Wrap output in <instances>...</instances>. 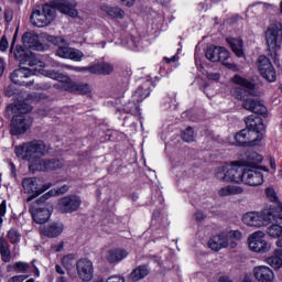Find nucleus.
I'll return each mask as SVG.
<instances>
[{"label": "nucleus", "mask_w": 282, "mask_h": 282, "mask_svg": "<svg viewBox=\"0 0 282 282\" xmlns=\"http://www.w3.org/2000/svg\"><path fill=\"white\" fill-rule=\"evenodd\" d=\"M235 140L240 147L246 144H254L257 141H260L259 138H257V131H250L246 129L236 133Z\"/></svg>", "instance_id": "nucleus-25"}, {"label": "nucleus", "mask_w": 282, "mask_h": 282, "mask_svg": "<svg viewBox=\"0 0 282 282\" xmlns=\"http://www.w3.org/2000/svg\"><path fill=\"white\" fill-rule=\"evenodd\" d=\"M232 83H235V85H239V87H242L243 91H248L250 96H254V84H252V82L236 75L232 77Z\"/></svg>", "instance_id": "nucleus-34"}, {"label": "nucleus", "mask_w": 282, "mask_h": 282, "mask_svg": "<svg viewBox=\"0 0 282 282\" xmlns=\"http://www.w3.org/2000/svg\"><path fill=\"white\" fill-rule=\"evenodd\" d=\"M246 169L235 163H225L215 170V177L219 182L227 184H243V175Z\"/></svg>", "instance_id": "nucleus-2"}, {"label": "nucleus", "mask_w": 282, "mask_h": 282, "mask_svg": "<svg viewBox=\"0 0 282 282\" xmlns=\"http://www.w3.org/2000/svg\"><path fill=\"white\" fill-rule=\"evenodd\" d=\"M261 167H246L242 184L247 186H261L263 184V174Z\"/></svg>", "instance_id": "nucleus-17"}, {"label": "nucleus", "mask_w": 282, "mask_h": 282, "mask_svg": "<svg viewBox=\"0 0 282 282\" xmlns=\"http://www.w3.org/2000/svg\"><path fill=\"white\" fill-rule=\"evenodd\" d=\"M207 78H208L209 80H219L220 75H219V73H208V74H207Z\"/></svg>", "instance_id": "nucleus-57"}, {"label": "nucleus", "mask_w": 282, "mask_h": 282, "mask_svg": "<svg viewBox=\"0 0 282 282\" xmlns=\"http://www.w3.org/2000/svg\"><path fill=\"white\" fill-rule=\"evenodd\" d=\"M243 188L235 185H227L218 191L219 197H228L230 195H241Z\"/></svg>", "instance_id": "nucleus-41"}, {"label": "nucleus", "mask_w": 282, "mask_h": 282, "mask_svg": "<svg viewBox=\"0 0 282 282\" xmlns=\"http://www.w3.org/2000/svg\"><path fill=\"white\" fill-rule=\"evenodd\" d=\"M56 19V9L51 4L35 7L32 11L30 21L35 28H47Z\"/></svg>", "instance_id": "nucleus-3"}, {"label": "nucleus", "mask_w": 282, "mask_h": 282, "mask_svg": "<svg viewBox=\"0 0 282 282\" xmlns=\"http://www.w3.org/2000/svg\"><path fill=\"white\" fill-rule=\"evenodd\" d=\"M150 87V83H145L142 86H140L132 95L133 102H142V100L149 98L151 94Z\"/></svg>", "instance_id": "nucleus-32"}, {"label": "nucleus", "mask_w": 282, "mask_h": 282, "mask_svg": "<svg viewBox=\"0 0 282 282\" xmlns=\"http://www.w3.org/2000/svg\"><path fill=\"white\" fill-rule=\"evenodd\" d=\"M75 259L74 254H67L62 259V263L65 268H70Z\"/></svg>", "instance_id": "nucleus-48"}, {"label": "nucleus", "mask_w": 282, "mask_h": 282, "mask_svg": "<svg viewBox=\"0 0 282 282\" xmlns=\"http://www.w3.org/2000/svg\"><path fill=\"white\" fill-rule=\"evenodd\" d=\"M25 279H28V275H14L9 280V282H23Z\"/></svg>", "instance_id": "nucleus-55"}, {"label": "nucleus", "mask_w": 282, "mask_h": 282, "mask_svg": "<svg viewBox=\"0 0 282 282\" xmlns=\"http://www.w3.org/2000/svg\"><path fill=\"white\" fill-rule=\"evenodd\" d=\"M77 274L80 281L89 282L94 279V262L87 258L79 259L76 263Z\"/></svg>", "instance_id": "nucleus-16"}, {"label": "nucleus", "mask_w": 282, "mask_h": 282, "mask_svg": "<svg viewBox=\"0 0 282 282\" xmlns=\"http://www.w3.org/2000/svg\"><path fill=\"white\" fill-rule=\"evenodd\" d=\"M265 195L271 202H276V193L274 192V188H267L265 189Z\"/></svg>", "instance_id": "nucleus-50"}, {"label": "nucleus", "mask_w": 282, "mask_h": 282, "mask_svg": "<svg viewBox=\"0 0 282 282\" xmlns=\"http://www.w3.org/2000/svg\"><path fill=\"white\" fill-rule=\"evenodd\" d=\"M264 216L269 217L270 224L272 221H282V205L272 206L269 210H264Z\"/></svg>", "instance_id": "nucleus-36"}, {"label": "nucleus", "mask_w": 282, "mask_h": 282, "mask_svg": "<svg viewBox=\"0 0 282 282\" xmlns=\"http://www.w3.org/2000/svg\"><path fill=\"white\" fill-rule=\"evenodd\" d=\"M147 276H149V267L147 265H139L130 273V279L133 282L142 281Z\"/></svg>", "instance_id": "nucleus-37"}, {"label": "nucleus", "mask_w": 282, "mask_h": 282, "mask_svg": "<svg viewBox=\"0 0 282 282\" xmlns=\"http://www.w3.org/2000/svg\"><path fill=\"white\" fill-rule=\"evenodd\" d=\"M268 235H270L273 239H279L282 237V226L272 225L268 228Z\"/></svg>", "instance_id": "nucleus-45"}, {"label": "nucleus", "mask_w": 282, "mask_h": 282, "mask_svg": "<svg viewBox=\"0 0 282 282\" xmlns=\"http://www.w3.org/2000/svg\"><path fill=\"white\" fill-rule=\"evenodd\" d=\"M28 65V69L29 72H31V76H36L41 74L42 76H46L47 78H52L53 80H61V76H63V74L61 73L45 69V63L36 58V56L34 55L32 56Z\"/></svg>", "instance_id": "nucleus-7"}, {"label": "nucleus", "mask_w": 282, "mask_h": 282, "mask_svg": "<svg viewBox=\"0 0 282 282\" xmlns=\"http://www.w3.org/2000/svg\"><path fill=\"white\" fill-rule=\"evenodd\" d=\"M7 213V202L2 200L0 204V226L3 224V218L6 217Z\"/></svg>", "instance_id": "nucleus-49"}, {"label": "nucleus", "mask_w": 282, "mask_h": 282, "mask_svg": "<svg viewBox=\"0 0 282 282\" xmlns=\"http://www.w3.org/2000/svg\"><path fill=\"white\" fill-rule=\"evenodd\" d=\"M32 100H34L35 102H39V100H41L42 98H45V96L41 95V94H33L31 95Z\"/></svg>", "instance_id": "nucleus-59"}, {"label": "nucleus", "mask_w": 282, "mask_h": 282, "mask_svg": "<svg viewBox=\"0 0 282 282\" xmlns=\"http://www.w3.org/2000/svg\"><path fill=\"white\" fill-rule=\"evenodd\" d=\"M63 167V162L61 160L55 159H35L34 161H31L29 164L30 171H39V172H45V171H56L58 169Z\"/></svg>", "instance_id": "nucleus-10"}, {"label": "nucleus", "mask_w": 282, "mask_h": 282, "mask_svg": "<svg viewBox=\"0 0 282 282\" xmlns=\"http://www.w3.org/2000/svg\"><path fill=\"white\" fill-rule=\"evenodd\" d=\"M100 10L112 19H124V12L118 6L102 4Z\"/></svg>", "instance_id": "nucleus-33"}, {"label": "nucleus", "mask_w": 282, "mask_h": 282, "mask_svg": "<svg viewBox=\"0 0 282 282\" xmlns=\"http://www.w3.org/2000/svg\"><path fill=\"white\" fill-rule=\"evenodd\" d=\"M47 153H50V145L41 140H33L15 147L17 158L25 160L26 162H34V160L45 158Z\"/></svg>", "instance_id": "nucleus-1"}, {"label": "nucleus", "mask_w": 282, "mask_h": 282, "mask_svg": "<svg viewBox=\"0 0 282 282\" xmlns=\"http://www.w3.org/2000/svg\"><path fill=\"white\" fill-rule=\"evenodd\" d=\"M248 246L252 252H270V243L265 241V234L261 230L254 231L248 238Z\"/></svg>", "instance_id": "nucleus-8"}, {"label": "nucleus", "mask_w": 282, "mask_h": 282, "mask_svg": "<svg viewBox=\"0 0 282 282\" xmlns=\"http://www.w3.org/2000/svg\"><path fill=\"white\" fill-rule=\"evenodd\" d=\"M253 276L258 282H274V271L268 265L254 267Z\"/></svg>", "instance_id": "nucleus-24"}, {"label": "nucleus", "mask_w": 282, "mask_h": 282, "mask_svg": "<svg viewBox=\"0 0 282 282\" xmlns=\"http://www.w3.org/2000/svg\"><path fill=\"white\" fill-rule=\"evenodd\" d=\"M282 249H275L274 256H271L265 259V263L268 265H271V268H274V270H279V268H282Z\"/></svg>", "instance_id": "nucleus-40"}, {"label": "nucleus", "mask_w": 282, "mask_h": 282, "mask_svg": "<svg viewBox=\"0 0 282 282\" xmlns=\"http://www.w3.org/2000/svg\"><path fill=\"white\" fill-rule=\"evenodd\" d=\"M195 219H196V221H204V219H206V215H204V213H202V212H197L195 214Z\"/></svg>", "instance_id": "nucleus-58"}, {"label": "nucleus", "mask_w": 282, "mask_h": 282, "mask_svg": "<svg viewBox=\"0 0 282 282\" xmlns=\"http://www.w3.org/2000/svg\"><path fill=\"white\" fill-rule=\"evenodd\" d=\"M56 56H59V58H68L69 61H75V63H80L85 56V53L69 46H59L56 51Z\"/></svg>", "instance_id": "nucleus-21"}, {"label": "nucleus", "mask_w": 282, "mask_h": 282, "mask_svg": "<svg viewBox=\"0 0 282 282\" xmlns=\"http://www.w3.org/2000/svg\"><path fill=\"white\" fill-rule=\"evenodd\" d=\"M32 76V70L28 67H20L11 74L10 78L12 83L15 85H21L24 87H31V85L34 84V80H25L26 78H30Z\"/></svg>", "instance_id": "nucleus-18"}, {"label": "nucleus", "mask_w": 282, "mask_h": 282, "mask_svg": "<svg viewBox=\"0 0 282 282\" xmlns=\"http://www.w3.org/2000/svg\"><path fill=\"white\" fill-rule=\"evenodd\" d=\"M227 239L230 248H237V241H241L242 234L239 230L227 231Z\"/></svg>", "instance_id": "nucleus-43"}, {"label": "nucleus", "mask_w": 282, "mask_h": 282, "mask_svg": "<svg viewBox=\"0 0 282 282\" xmlns=\"http://www.w3.org/2000/svg\"><path fill=\"white\" fill-rule=\"evenodd\" d=\"M67 191H69V186H67V185H63L62 187H59L57 189H51L50 192H47L46 194H44L42 197H40L37 199V204H43V203L47 202V199H50L51 197H56L58 195H65V193H67Z\"/></svg>", "instance_id": "nucleus-35"}, {"label": "nucleus", "mask_w": 282, "mask_h": 282, "mask_svg": "<svg viewBox=\"0 0 282 282\" xmlns=\"http://www.w3.org/2000/svg\"><path fill=\"white\" fill-rule=\"evenodd\" d=\"M208 246L210 250H214L215 252H219V250L228 248V246H230L228 235L226 232H220L208 241Z\"/></svg>", "instance_id": "nucleus-27"}, {"label": "nucleus", "mask_w": 282, "mask_h": 282, "mask_svg": "<svg viewBox=\"0 0 282 282\" xmlns=\"http://www.w3.org/2000/svg\"><path fill=\"white\" fill-rule=\"evenodd\" d=\"M64 226L63 223H53L46 228H42L41 232L44 235V237H50L51 239H54L55 237H58L63 234Z\"/></svg>", "instance_id": "nucleus-29"}, {"label": "nucleus", "mask_w": 282, "mask_h": 282, "mask_svg": "<svg viewBox=\"0 0 282 282\" xmlns=\"http://www.w3.org/2000/svg\"><path fill=\"white\" fill-rule=\"evenodd\" d=\"M74 70L109 76L110 74H113V66L109 62H95L88 67H75Z\"/></svg>", "instance_id": "nucleus-15"}, {"label": "nucleus", "mask_w": 282, "mask_h": 282, "mask_svg": "<svg viewBox=\"0 0 282 282\" xmlns=\"http://www.w3.org/2000/svg\"><path fill=\"white\" fill-rule=\"evenodd\" d=\"M17 93V89L14 88V86H7L4 88V96H7V98H12V96Z\"/></svg>", "instance_id": "nucleus-52"}, {"label": "nucleus", "mask_w": 282, "mask_h": 282, "mask_svg": "<svg viewBox=\"0 0 282 282\" xmlns=\"http://www.w3.org/2000/svg\"><path fill=\"white\" fill-rule=\"evenodd\" d=\"M12 269L18 270V272H28L30 270V263L18 261L14 264H9L7 267L8 272H10Z\"/></svg>", "instance_id": "nucleus-44"}, {"label": "nucleus", "mask_w": 282, "mask_h": 282, "mask_svg": "<svg viewBox=\"0 0 282 282\" xmlns=\"http://www.w3.org/2000/svg\"><path fill=\"white\" fill-rule=\"evenodd\" d=\"M242 221L246 226L261 228L262 226H268V224H270V217L265 216V212H249L242 216Z\"/></svg>", "instance_id": "nucleus-13"}, {"label": "nucleus", "mask_w": 282, "mask_h": 282, "mask_svg": "<svg viewBox=\"0 0 282 282\" xmlns=\"http://www.w3.org/2000/svg\"><path fill=\"white\" fill-rule=\"evenodd\" d=\"M14 57L21 65H25V63H30L31 58L34 56L32 51L25 50L23 46L18 45L13 51Z\"/></svg>", "instance_id": "nucleus-28"}, {"label": "nucleus", "mask_w": 282, "mask_h": 282, "mask_svg": "<svg viewBox=\"0 0 282 282\" xmlns=\"http://www.w3.org/2000/svg\"><path fill=\"white\" fill-rule=\"evenodd\" d=\"M206 58L212 61V63H223L228 69H235V64L226 62L227 58H230V52L226 47L214 46L207 48Z\"/></svg>", "instance_id": "nucleus-6"}, {"label": "nucleus", "mask_w": 282, "mask_h": 282, "mask_svg": "<svg viewBox=\"0 0 282 282\" xmlns=\"http://www.w3.org/2000/svg\"><path fill=\"white\" fill-rule=\"evenodd\" d=\"M265 41L271 52L272 58L276 56V51L281 50L282 41V24L281 22H273L265 32Z\"/></svg>", "instance_id": "nucleus-4"}, {"label": "nucleus", "mask_w": 282, "mask_h": 282, "mask_svg": "<svg viewBox=\"0 0 282 282\" xmlns=\"http://www.w3.org/2000/svg\"><path fill=\"white\" fill-rule=\"evenodd\" d=\"M232 95L238 99L242 100L243 99V89L241 88H236L232 93Z\"/></svg>", "instance_id": "nucleus-54"}, {"label": "nucleus", "mask_w": 282, "mask_h": 282, "mask_svg": "<svg viewBox=\"0 0 282 282\" xmlns=\"http://www.w3.org/2000/svg\"><path fill=\"white\" fill-rule=\"evenodd\" d=\"M83 200L76 195H69L61 198L57 204L59 213L67 215V213H76L80 208Z\"/></svg>", "instance_id": "nucleus-14"}, {"label": "nucleus", "mask_w": 282, "mask_h": 282, "mask_svg": "<svg viewBox=\"0 0 282 282\" xmlns=\"http://www.w3.org/2000/svg\"><path fill=\"white\" fill-rule=\"evenodd\" d=\"M4 69H6V65L3 64V59H0V76L3 75Z\"/></svg>", "instance_id": "nucleus-63"}, {"label": "nucleus", "mask_w": 282, "mask_h": 282, "mask_svg": "<svg viewBox=\"0 0 282 282\" xmlns=\"http://www.w3.org/2000/svg\"><path fill=\"white\" fill-rule=\"evenodd\" d=\"M56 10L62 12V14H67L73 19L78 17V10H76V1L74 0H52Z\"/></svg>", "instance_id": "nucleus-19"}, {"label": "nucleus", "mask_w": 282, "mask_h": 282, "mask_svg": "<svg viewBox=\"0 0 282 282\" xmlns=\"http://www.w3.org/2000/svg\"><path fill=\"white\" fill-rule=\"evenodd\" d=\"M0 254H1V259L4 263H10V260L12 259V254L10 251V245L3 237L0 238Z\"/></svg>", "instance_id": "nucleus-39"}, {"label": "nucleus", "mask_w": 282, "mask_h": 282, "mask_svg": "<svg viewBox=\"0 0 282 282\" xmlns=\"http://www.w3.org/2000/svg\"><path fill=\"white\" fill-rule=\"evenodd\" d=\"M180 57L177 56V55H174V56H172L171 58H166L165 57V61H166V63H175V61H177Z\"/></svg>", "instance_id": "nucleus-62"}, {"label": "nucleus", "mask_w": 282, "mask_h": 282, "mask_svg": "<svg viewBox=\"0 0 282 282\" xmlns=\"http://www.w3.org/2000/svg\"><path fill=\"white\" fill-rule=\"evenodd\" d=\"M7 111L13 116H26L25 113L32 111V106L23 102L17 105L11 104L7 107Z\"/></svg>", "instance_id": "nucleus-30"}, {"label": "nucleus", "mask_w": 282, "mask_h": 282, "mask_svg": "<svg viewBox=\"0 0 282 282\" xmlns=\"http://www.w3.org/2000/svg\"><path fill=\"white\" fill-rule=\"evenodd\" d=\"M261 162H263V156L257 152H251L248 155L247 164H249V166H247V169H259Z\"/></svg>", "instance_id": "nucleus-42"}, {"label": "nucleus", "mask_w": 282, "mask_h": 282, "mask_svg": "<svg viewBox=\"0 0 282 282\" xmlns=\"http://www.w3.org/2000/svg\"><path fill=\"white\" fill-rule=\"evenodd\" d=\"M122 6H126L127 8H131L135 6V0H119Z\"/></svg>", "instance_id": "nucleus-56"}, {"label": "nucleus", "mask_w": 282, "mask_h": 282, "mask_svg": "<svg viewBox=\"0 0 282 282\" xmlns=\"http://www.w3.org/2000/svg\"><path fill=\"white\" fill-rule=\"evenodd\" d=\"M10 47V44L8 43V37L4 35L1 37L0 41V52H6Z\"/></svg>", "instance_id": "nucleus-51"}, {"label": "nucleus", "mask_w": 282, "mask_h": 282, "mask_svg": "<svg viewBox=\"0 0 282 282\" xmlns=\"http://www.w3.org/2000/svg\"><path fill=\"white\" fill-rule=\"evenodd\" d=\"M227 43L230 45L234 54L238 56V58H241L243 56V42L239 39L235 37H227Z\"/></svg>", "instance_id": "nucleus-38"}, {"label": "nucleus", "mask_w": 282, "mask_h": 282, "mask_svg": "<svg viewBox=\"0 0 282 282\" xmlns=\"http://www.w3.org/2000/svg\"><path fill=\"white\" fill-rule=\"evenodd\" d=\"M11 135H23L32 127V119L23 115H14L11 119Z\"/></svg>", "instance_id": "nucleus-12"}, {"label": "nucleus", "mask_w": 282, "mask_h": 282, "mask_svg": "<svg viewBox=\"0 0 282 282\" xmlns=\"http://www.w3.org/2000/svg\"><path fill=\"white\" fill-rule=\"evenodd\" d=\"M29 210L35 224H47L52 217V208L31 206Z\"/></svg>", "instance_id": "nucleus-22"}, {"label": "nucleus", "mask_w": 282, "mask_h": 282, "mask_svg": "<svg viewBox=\"0 0 282 282\" xmlns=\"http://www.w3.org/2000/svg\"><path fill=\"white\" fill-rule=\"evenodd\" d=\"M219 282H232V281H230V279L228 278H220Z\"/></svg>", "instance_id": "nucleus-64"}, {"label": "nucleus", "mask_w": 282, "mask_h": 282, "mask_svg": "<svg viewBox=\"0 0 282 282\" xmlns=\"http://www.w3.org/2000/svg\"><path fill=\"white\" fill-rule=\"evenodd\" d=\"M22 188L23 193L26 195H31L26 198V202H32V199H36L39 195H43L45 191L52 188V183H46L39 187V178L36 177H25L22 180Z\"/></svg>", "instance_id": "nucleus-5"}, {"label": "nucleus", "mask_w": 282, "mask_h": 282, "mask_svg": "<svg viewBox=\"0 0 282 282\" xmlns=\"http://www.w3.org/2000/svg\"><path fill=\"white\" fill-rule=\"evenodd\" d=\"M246 124L247 131H256V138H258L259 140L263 139V134L261 133V131H265V124H263V119H261L257 115H251L247 117Z\"/></svg>", "instance_id": "nucleus-20"}, {"label": "nucleus", "mask_w": 282, "mask_h": 282, "mask_svg": "<svg viewBox=\"0 0 282 282\" xmlns=\"http://www.w3.org/2000/svg\"><path fill=\"white\" fill-rule=\"evenodd\" d=\"M106 282H126L124 278L121 275H112L106 280Z\"/></svg>", "instance_id": "nucleus-53"}, {"label": "nucleus", "mask_w": 282, "mask_h": 282, "mask_svg": "<svg viewBox=\"0 0 282 282\" xmlns=\"http://www.w3.org/2000/svg\"><path fill=\"white\" fill-rule=\"evenodd\" d=\"M127 257H129V252L126 249L116 248L108 250L104 256V259L108 263H120V261L127 259Z\"/></svg>", "instance_id": "nucleus-26"}, {"label": "nucleus", "mask_w": 282, "mask_h": 282, "mask_svg": "<svg viewBox=\"0 0 282 282\" xmlns=\"http://www.w3.org/2000/svg\"><path fill=\"white\" fill-rule=\"evenodd\" d=\"M257 67L262 78L269 83H274V80H276V70L274 69L270 58L264 55H260L257 61Z\"/></svg>", "instance_id": "nucleus-9"}, {"label": "nucleus", "mask_w": 282, "mask_h": 282, "mask_svg": "<svg viewBox=\"0 0 282 282\" xmlns=\"http://www.w3.org/2000/svg\"><path fill=\"white\" fill-rule=\"evenodd\" d=\"M182 139L185 142H193L195 140V132L193 131V128H187L183 134H182Z\"/></svg>", "instance_id": "nucleus-47"}, {"label": "nucleus", "mask_w": 282, "mask_h": 282, "mask_svg": "<svg viewBox=\"0 0 282 282\" xmlns=\"http://www.w3.org/2000/svg\"><path fill=\"white\" fill-rule=\"evenodd\" d=\"M242 107L247 111H252V113H258L259 116H268V108L259 99L248 98L242 102Z\"/></svg>", "instance_id": "nucleus-23"}, {"label": "nucleus", "mask_w": 282, "mask_h": 282, "mask_svg": "<svg viewBox=\"0 0 282 282\" xmlns=\"http://www.w3.org/2000/svg\"><path fill=\"white\" fill-rule=\"evenodd\" d=\"M10 243H19L21 241V232H19L15 228H11L7 235Z\"/></svg>", "instance_id": "nucleus-46"}, {"label": "nucleus", "mask_w": 282, "mask_h": 282, "mask_svg": "<svg viewBox=\"0 0 282 282\" xmlns=\"http://www.w3.org/2000/svg\"><path fill=\"white\" fill-rule=\"evenodd\" d=\"M55 270H56L57 274H65L63 267H61L59 264L55 265Z\"/></svg>", "instance_id": "nucleus-61"}, {"label": "nucleus", "mask_w": 282, "mask_h": 282, "mask_svg": "<svg viewBox=\"0 0 282 282\" xmlns=\"http://www.w3.org/2000/svg\"><path fill=\"white\" fill-rule=\"evenodd\" d=\"M22 43L29 50H41V43H39V35L35 33H25L22 36Z\"/></svg>", "instance_id": "nucleus-31"}, {"label": "nucleus", "mask_w": 282, "mask_h": 282, "mask_svg": "<svg viewBox=\"0 0 282 282\" xmlns=\"http://www.w3.org/2000/svg\"><path fill=\"white\" fill-rule=\"evenodd\" d=\"M6 21L10 23L12 21V12L11 11H6L4 12Z\"/></svg>", "instance_id": "nucleus-60"}, {"label": "nucleus", "mask_w": 282, "mask_h": 282, "mask_svg": "<svg viewBox=\"0 0 282 282\" xmlns=\"http://www.w3.org/2000/svg\"><path fill=\"white\" fill-rule=\"evenodd\" d=\"M58 83H62V89L65 91H76L77 94H91V86L85 83H76L73 82L72 78L67 75H63L59 77Z\"/></svg>", "instance_id": "nucleus-11"}]
</instances>
